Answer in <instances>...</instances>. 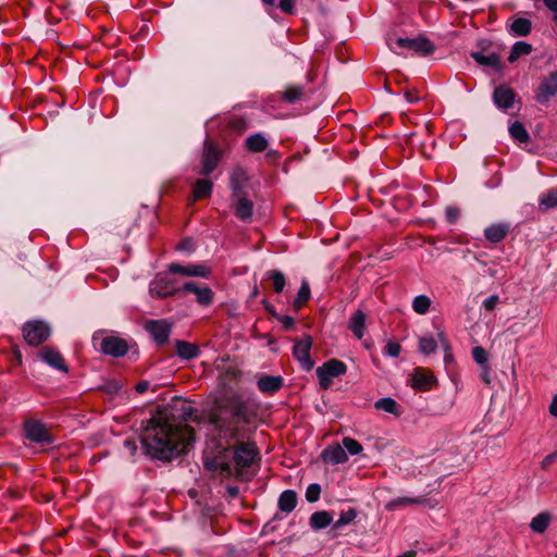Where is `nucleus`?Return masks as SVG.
Instances as JSON below:
<instances>
[{"label":"nucleus","instance_id":"1","mask_svg":"<svg viewBox=\"0 0 557 557\" xmlns=\"http://www.w3.org/2000/svg\"><path fill=\"white\" fill-rule=\"evenodd\" d=\"M255 411L243 400L220 406L209 413L211 432L222 442L213 456L207 455L205 467L222 478L238 475L249 468L258 456L255 443L242 442L246 436L245 425L250 424Z\"/></svg>","mask_w":557,"mask_h":557},{"label":"nucleus","instance_id":"2","mask_svg":"<svg viewBox=\"0 0 557 557\" xmlns=\"http://www.w3.org/2000/svg\"><path fill=\"white\" fill-rule=\"evenodd\" d=\"M197 419V410L185 399L158 408L144 426L141 442L147 454L160 460H172L185 453L195 441L188 421Z\"/></svg>","mask_w":557,"mask_h":557},{"label":"nucleus","instance_id":"3","mask_svg":"<svg viewBox=\"0 0 557 557\" xmlns=\"http://www.w3.org/2000/svg\"><path fill=\"white\" fill-rule=\"evenodd\" d=\"M221 159V149L213 141L207 139L203 143L200 164L194 169V172L200 176H209L216 169Z\"/></svg>","mask_w":557,"mask_h":557},{"label":"nucleus","instance_id":"4","mask_svg":"<svg viewBox=\"0 0 557 557\" xmlns=\"http://www.w3.org/2000/svg\"><path fill=\"white\" fill-rule=\"evenodd\" d=\"M23 432L26 440L41 445H51L53 436L48 426L38 419H26L23 423Z\"/></svg>","mask_w":557,"mask_h":557},{"label":"nucleus","instance_id":"5","mask_svg":"<svg viewBox=\"0 0 557 557\" xmlns=\"http://www.w3.org/2000/svg\"><path fill=\"white\" fill-rule=\"evenodd\" d=\"M181 290L177 281L165 273H159L149 284V293L156 298L171 297Z\"/></svg>","mask_w":557,"mask_h":557},{"label":"nucleus","instance_id":"6","mask_svg":"<svg viewBox=\"0 0 557 557\" xmlns=\"http://www.w3.org/2000/svg\"><path fill=\"white\" fill-rule=\"evenodd\" d=\"M22 331L26 343L34 347L46 342L51 334L50 326L40 320L27 321Z\"/></svg>","mask_w":557,"mask_h":557},{"label":"nucleus","instance_id":"7","mask_svg":"<svg viewBox=\"0 0 557 557\" xmlns=\"http://www.w3.org/2000/svg\"><path fill=\"white\" fill-rule=\"evenodd\" d=\"M347 371L346 364L338 359H331L324 362L315 371L322 389H329L333 383V379Z\"/></svg>","mask_w":557,"mask_h":557},{"label":"nucleus","instance_id":"8","mask_svg":"<svg viewBox=\"0 0 557 557\" xmlns=\"http://www.w3.org/2000/svg\"><path fill=\"white\" fill-rule=\"evenodd\" d=\"M312 347V337L305 335L302 338L295 342L293 347V356L299 362L302 370L309 372L313 369L314 362L310 357Z\"/></svg>","mask_w":557,"mask_h":557},{"label":"nucleus","instance_id":"9","mask_svg":"<svg viewBox=\"0 0 557 557\" xmlns=\"http://www.w3.org/2000/svg\"><path fill=\"white\" fill-rule=\"evenodd\" d=\"M231 206L234 214L243 222H249L253 213V202L247 193H231Z\"/></svg>","mask_w":557,"mask_h":557},{"label":"nucleus","instance_id":"10","mask_svg":"<svg viewBox=\"0 0 557 557\" xmlns=\"http://www.w3.org/2000/svg\"><path fill=\"white\" fill-rule=\"evenodd\" d=\"M168 270L171 274H180L189 277L210 278L212 275V268L206 263H195L188 265L171 263L169 264Z\"/></svg>","mask_w":557,"mask_h":557},{"label":"nucleus","instance_id":"11","mask_svg":"<svg viewBox=\"0 0 557 557\" xmlns=\"http://www.w3.org/2000/svg\"><path fill=\"white\" fill-rule=\"evenodd\" d=\"M182 292L191 293L196 296V301L202 307H208L214 301V292L207 285L196 282H186L182 285Z\"/></svg>","mask_w":557,"mask_h":557},{"label":"nucleus","instance_id":"12","mask_svg":"<svg viewBox=\"0 0 557 557\" xmlns=\"http://www.w3.org/2000/svg\"><path fill=\"white\" fill-rule=\"evenodd\" d=\"M557 94V71L552 72L539 85L535 101L545 104Z\"/></svg>","mask_w":557,"mask_h":557},{"label":"nucleus","instance_id":"13","mask_svg":"<svg viewBox=\"0 0 557 557\" xmlns=\"http://www.w3.org/2000/svg\"><path fill=\"white\" fill-rule=\"evenodd\" d=\"M396 44L400 48L409 49L423 55H429L435 50L434 45L425 37L398 38Z\"/></svg>","mask_w":557,"mask_h":557},{"label":"nucleus","instance_id":"14","mask_svg":"<svg viewBox=\"0 0 557 557\" xmlns=\"http://www.w3.org/2000/svg\"><path fill=\"white\" fill-rule=\"evenodd\" d=\"M145 329L158 345L165 344L171 333V324L165 320H149Z\"/></svg>","mask_w":557,"mask_h":557},{"label":"nucleus","instance_id":"15","mask_svg":"<svg viewBox=\"0 0 557 557\" xmlns=\"http://www.w3.org/2000/svg\"><path fill=\"white\" fill-rule=\"evenodd\" d=\"M100 350L108 356L123 357L128 351V345L121 337L107 336L100 343Z\"/></svg>","mask_w":557,"mask_h":557},{"label":"nucleus","instance_id":"16","mask_svg":"<svg viewBox=\"0 0 557 557\" xmlns=\"http://www.w3.org/2000/svg\"><path fill=\"white\" fill-rule=\"evenodd\" d=\"M411 505H423L432 509L437 506V502L425 496L397 497L386 504V509L392 511Z\"/></svg>","mask_w":557,"mask_h":557},{"label":"nucleus","instance_id":"17","mask_svg":"<svg viewBox=\"0 0 557 557\" xmlns=\"http://www.w3.org/2000/svg\"><path fill=\"white\" fill-rule=\"evenodd\" d=\"M516 92L513 89L506 85H499L495 87L493 92V101L495 106L504 111H507L508 109L512 108L515 101H516Z\"/></svg>","mask_w":557,"mask_h":557},{"label":"nucleus","instance_id":"18","mask_svg":"<svg viewBox=\"0 0 557 557\" xmlns=\"http://www.w3.org/2000/svg\"><path fill=\"white\" fill-rule=\"evenodd\" d=\"M436 384V377L431 371L422 368L414 369L411 376V386L418 391H430Z\"/></svg>","mask_w":557,"mask_h":557},{"label":"nucleus","instance_id":"19","mask_svg":"<svg viewBox=\"0 0 557 557\" xmlns=\"http://www.w3.org/2000/svg\"><path fill=\"white\" fill-rule=\"evenodd\" d=\"M39 357H40V359L44 362L48 363L50 367H52V368H54L57 370H60V371L65 372V373L69 371L64 358L54 348L44 347L39 351Z\"/></svg>","mask_w":557,"mask_h":557},{"label":"nucleus","instance_id":"20","mask_svg":"<svg viewBox=\"0 0 557 557\" xmlns=\"http://www.w3.org/2000/svg\"><path fill=\"white\" fill-rule=\"evenodd\" d=\"M213 182L208 178V176H203L202 178H198L193 184V202L209 198L212 194Z\"/></svg>","mask_w":557,"mask_h":557},{"label":"nucleus","instance_id":"21","mask_svg":"<svg viewBox=\"0 0 557 557\" xmlns=\"http://www.w3.org/2000/svg\"><path fill=\"white\" fill-rule=\"evenodd\" d=\"M509 232H510L509 223H505V222L495 223V224L487 226L484 230V236L488 242H491L493 244H497V243L502 242L503 239H505Z\"/></svg>","mask_w":557,"mask_h":557},{"label":"nucleus","instance_id":"22","mask_svg":"<svg viewBox=\"0 0 557 557\" xmlns=\"http://www.w3.org/2000/svg\"><path fill=\"white\" fill-rule=\"evenodd\" d=\"M257 386L261 393L272 395L282 388L283 377L281 375H262L258 380Z\"/></svg>","mask_w":557,"mask_h":557},{"label":"nucleus","instance_id":"23","mask_svg":"<svg viewBox=\"0 0 557 557\" xmlns=\"http://www.w3.org/2000/svg\"><path fill=\"white\" fill-rule=\"evenodd\" d=\"M248 181L249 176L247 171L242 166L235 168L230 178L231 193H247L246 184Z\"/></svg>","mask_w":557,"mask_h":557},{"label":"nucleus","instance_id":"24","mask_svg":"<svg viewBox=\"0 0 557 557\" xmlns=\"http://www.w3.org/2000/svg\"><path fill=\"white\" fill-rule=\"evenodd\" d=\"M471 58L482 66H488L496 71L502 70L500 57L495 52L485 54L484 52L475 51L471 53Z\"/></svg>","mask_w":557,"mask_h":557},{"label":"nucleus","instance_id":"25","mask_svg":"<svg viewBox=\"0 0 557 557\" xmlns=\"http://www.w3.org/2000/svg\"><path fill=\"white\" fill-rule=\"evenodd\" d=\"M324 461L332 465L344 463L348 460L346 450L341 445L329 446L322 453Z\"/></svg>","mask_w":557,"mask_h":557},{"label":"nucleus","instance_id":"26","mask_svg":"<svg viewBox=\"0 0 557 557\" xmlns=\"http://www.w3.org/2000/svg\"><path fill=\"white\" fill-rule=\"evenodd\" d=\"M348 327L358 339L363 337L366 327V314L362 310H357L352 313Z\"/></svg>","mask_w":557,"mask_h":557},{"label":"nucleus","instance_id":"27","mask_svg":"<svg viewBox=\"0 0 557 557\" xmlns=\"http://www.w3.org/2000/svg\"><path fill=\"white\" fill-rule=\"evenodd\" d=\"M176 354L178 357L185 360H191L200 354V349L197 345L185 341L176 342Z\"/></svg>","mask_w":557,"mask_h":557},{"label":"nucleus","instance_id":"28","mask_svg":"<svg viewBox=\"0 0 557 557\" xmlns=\"http://www.w3.org/2000/svg\"><path fill=\"white\" fill-rule=\"evenodd\" d=\"M557 208V187L550 188L541 194L539 198V210L542 212Z\"/></svg>","mask_w":557,"mask_h":557},{"label":"nucleus","instance_id":"29","mask_svg":"<svg viewBox=\"0 0 557 557\" xmlns=\"http://www.w3.org/2000/svg\"><path fill=\"white\" fill-rule=\"evenodd\" d=\"M278 508L281 511L289 513L297 505V494L293 490L284 491L278 497Z\"/></svg>","mask_w":557,"mask_h":557},{"label":"nucleus","instance_id":"30","mask_svg":"<svg viewBox=\"0 0 557 557\" xmlns=\"http://www.w3.org/2000/svg\"><path fill=\"white\" fill-rule=\"evenodd\" d=\"M269 146L268 139L260 133L249 136L245 141V147L250 152H263Z\"/></svg>","mask_w":557,"mask_h":557},{"label":"nucleus","instance_id":"31","mask_svg":"<svg viewBox=\"0 0 557 557\" xmlns=\"http://www.w3.org/2000/svg\"><path fill=\"white\" fill-rule=\"evenodd\" d=\"M333 521V516L331 512L322 510L315 511L311 515L309 523L311 529L321 530L330 525Z\"/></svg>","mask_w":557,"mask_h":557},{"label":"nucleus","instance_id":"32","mask_svg":"<svg viewBox=\"0 0 557 557\" xmlns=\"http://www.w3.org/2000/svg\"><path fill=\"white\" fill-rule=\"evenodd\" d=\"M532 23L524 17L516 18L509 26V32L515 36L524 37L531 33Z\"/></svg>","mask_w":557,"mask_h":557},{"label":"nucleus","instance_id":"33","mask_svg":"<svg viewBox=\"0 0 557 557\" xmlns=\"http://www.w3.org/2000/svg\"><path fill=\"white\" fill-rule=\"evenodd\" d=\"M552 515L547 511H543L531 520L530 528L533 532L542 534L547 530Z\"/></svg>","mask_w":557,"mask_h":557},{"label":"nucleus","instance_id":"34","mask_svg":"<svg viewBox=\"0 0 557 557\" xmlns=\"http://www.w3.org/2000/svg\"><path fill=\"white\" fill-rule=\"evenodd\" d=\"M374 407L377 410H382L395 416L400 414V406L397 404L396 400H394L391 397L380 398L379 400L375 401Z\"/></svg>","mask_w":557,"mask_h":557},{"label":"nucleus","instance_id":"35","mask_svg":"<svg viewBox=\"0 0 557 557\" xmlns=\"http://www.w3.org/2000/svg\"><path fill=\"white\" fill-rule=\"evenodd\" d=\"M532 52V46L525 41H517L509 53L508 61L516 62L521 55H528Z\"/></svg>","mask_w":557,"mask_h":557},{"label":"nucleus","instance_id":"36","mask_svg":"<svg viewBox=\"0 0 557 557\" xmlns=\"http://www.w3.org/2000/svg\"><path fill=\"white\" fill-rule=\"evenodd\" d=\"M510 136L520 144H525L530 140V136L524 125L521 122H513L509 127Z\"/></svg>","mask_w":557,"mask_h":557},{"label":"nucleus","instance_id":"37","mask_svg":"<svg viewBox=\"0 0 557 557\" xmlns=\"http://www.w3.org/2000/svg\"><path fill=\"white\" fill-rule=\"evenodd\" d=\"M265 277L272 282L273 290L281 294L286 285L284 274L278 270H270L265 273Z\"/></svg>","mask_w":557,"mask_h":557},{"label":"nucleus","instance_id":"38","mask_svg":"<svg viewBox=\"0 0 557 557\" xmlns=\"http://www.w3.org/2000/svg\"><path fill=\"white\" fill-rule=\"evenodd\" d=\"M310 296H311V292H310L309 283H308V281L302 280L300 288L297 293V297L293 304L294 309L295 310L301 309L307 304V301L310 299Z\"/></svg>","mask_w":557,"mask_h":557},{"label":"nucleus","instance_id":"39","mask_svg":"<svg viewBox=\"0 0 557 557\" xmlns=\"http://www.w3.org/2000/svg\"><path fill=\"white\" fill-rule=\"evenodd\" d=\"M304 96V87L300 85H289L282 92V99L288 103H294Z\"/></svg>","mask_w":557,"mask_h":557},{"label":"nucleus","instance_id":"40","mask_svg":"<svg viewBox=\"0 0 557 557\" xmlns=\"http://www.w3.org/2000/svg\"><path fill=\"white\" fill-rule=\"evenodd\" d=\"M431 299L425 295H419L413 298L412 309L418 314H425L431 307Z\"/></svg>","mask_w":557,"mask_h":557},{"label":"nucleus","instance_id":"41","mask_svg":"<svg viewBox=\"0 0 557 557\" xmlns=\"http://www.w3.org/2000/svg\"><path fill=\"white\" fill-rule=\"evenodd\" d=\"M357 517V511L354 508H349L339 515V518L334 522L333 529L339 530L343 527L351 523Z\"/></svg>","mask_w":557,"mask_h":557},{"label":"nucleus","instance_id":"42","mask_svg":"<svg viewBox=\"0 0 557 557\" xmlns=\"http://www.w3.org/2000/svg\"><path fill=\"white\" fill-rule=\"evenodd\" d=\"M437 348V343L432 336L421 337L419 341V350L424 355L433 354Z\"/></svg>","mask_w":557,"mask_h":557},{"label":"nucleus","instance_id":"43","mask_svg":"<svg viewBox=\"0 0 557 557\" xmlns=\"http://www.w3.org/2000/svg\"><path fill=\"white\" fill-rule=\"evenodd\" d=\"M342 443V447L350 455H358L362 451L361 444L352 437H344Z\"/></svg>","mask_w":557,"mask_h":557},{"label":"nucleus","instance_id":"44","mask_svg":"<svg viewBox=\"0 0 557 557\" xmlns=\"http://www.w3.org/2000/svg\"><path fill=\"white\" fill-rule=\"evenodd\" d=\"M472 357L474 359V361L483 367L487 366L486 362H487V359H488V355H487V351L481 347V346H476L472 349Z\"/></svg>","mask_w":557,"mask_h":557},{"label":"nucleus","instance_id":"45","mask_svg":"<svg viewBox=\"0 0 557 557\" xmlns=\"http://www.w3.org/2000/svg\"><path fill=\"white\" fill-rule=\"evenodd\" d=\"M320 494H321V486L317 483H312L306 490V499L309 503H315L319 500Z\"/></svg>","mask_w":557,"mask_h":557},{"label":"nucleus","instance_id":"46","mask_svg":"<svg viewBox=\"0 0 557 557\" xmlns=\"http://www.w3.org/2000/svg\"><path fill=\"white\" fill-rule=\"evenodd\" d=\"M401 351V346L395 341H388L384 347L383 354L389 357H398Z\"/></svg>","mask_w":557,"mask_h":557},{"label":"nucleus","instance_id":"47","mask_svg":"<svg viewBox=\"0 0 557 557\" xmlns=\"http://www.w3.org/2000/svg\"><path fill=\"white\" fill-rule=\"evenodd\" d=\"M273 317L282 324L283 329L288 331L293 329L295 320L290 315L274 313Z\"/></svg>","mask_w":557,"mask_h":557},{"label":"nucleus","instance_id":"48","mask_svg":"<svg viewBox=\"0 0 557 557\" xmlns=\"http://www.w3.org/2000/svg\"><path fill=\"white\" fill-rule=\"evenodd\" d=\"M123 449L125 455L128 457H134L138 449L136 441L134 438H126L123 442Z\"/></svg>","mask_w":557,"mask_h":557},{"label":"nucleus","instance_id":"49","mask_svg":"<svg viewBox=\"0 0 557 557\" xmlns=\"http://www.w3.org/2000/svg\"><path fill=\"white\" fill-rule=\"evenodd\" d=\"M102 389L110 395H114L122 389V384L116 380H111L103 384Z\"/></svg>","mask_w":557,"mask_h":557},{"label":"nucleus","instance_id":"50","mask_svg":"<svg viewBox=\"0 0 557 557\" xmlns=\"http://www.w3.org/2000/svg\"><path fill=\"white\" fill-rule=\"evenodd\" d=\"M445 215H446V220L449 222V223H456L459 215H460V211L458 208L456 207H447L446 208V211H445Z\"/></svg>","mask_w":557,"mask_h":557},{"label":"nucleus","instance_id":"51","mask_svg":"<svg viewBox=\"0 0 557 557\" xmlns=\"http://www.w3.org/2000/svg\"><path fill=\"white\" fill-rule=\"evenodd\" d=\"M440 337H441L442 343H443V345L445 347L444 361H445L446 364L451 363L454 361V356H453V352L450 350V347H449V345H448V343H447V341H446V338H445L443 333H440Z\"/></svg>","mask_w":557,"mask_h":557},{"label":"nucleus","instance_id":"52","mask_svg":"<svg viewBox=\"0 0 557 557\" xmlns=\"http://www.w3.org/2000/svg\"><path fill=\"white\" fill-rule=\"evenodd\" d=\"M296 0H280V9L287 14H293L295 10Z\"/></svg>","mask_w":557,"mask_h":557},{"label":"nucleus","instance_id":"53","mask_svg":"<svg viewBox=\"0 0 557 557\" xmlns=\"http://www.w3.org/2000/svg\"><path fill=\"white\" fill-rule=\"evenodd\" d=\"M498 302H499V297L497 295H492L483 301V307L485 310L492 311L495 309V307Z\"/></svg>","mask_w":557,"mask_h":557},{"label":"nucleus","instance_id":"54","mask_svg":"<svg viewBox=\"0 0 557 557\" xmlns=\"http://www.w3.org/2000/svg\"><path fill=\"white\" fill-rule=\"evenodd\" d=\"M556 458H557V451L547 455L541 461V468L544 469V470L547 469L556 460Z\"/></svg>","mask_w":557,"mask_h":557},{"label":"nucleus","instance_id":"55","mask_svg":"<svg viewBox=\"0 0 557 557\" xmlns=\"http://www.w3.org/2000/svg\"><path fill=\"white\" fill-rule=\"evenodd\" d=\"M404 96L409 103H416L421 99L416 90H406Z\"/></svg>","mask_w":557,"mask_h":557},{"label":"nucleus","instance_id":"56","mask_svg":"<svg viewBox=\"0 0 557 557\" xmlns=\"http://www.w3.org/2000/svg\"><path fill=\"white\" fill-rule=\"evenodd\" d=\"M177 249L178 250H187V251H191L193 250V243L190 239H183L178 246H177Z\"/></svg>","mask_w":557,"mask_h":557},{"label":"nucleus","instance_id":"57","mask_svg":"<svg viewBox=\"0 0 557 557\" xmlns=\"http://www.w3.org/2000/svg\"><path fill=\"white\" fill-rule=\"evenodd\" d=\"M150 384L148 381H140L135 385V391L139 394L145 393L149 388Z\"/></svg>","mask_w":557,"mask_h":557},{"label":"nucleus","instance_id":"58","mask_svg":"<svg viewBox=\"0 0 557 557\" xmlns=\"http://www.w3.org/2000/svg\"><path fill=\"white\" fill-rule=\"evenodd\" d=\"M545 7L557 15V0H543Z\"/></svg>","mask_w":557,"mask_h":557},{"label":"nucleus","instance_id":"59","mask_svg":"<svg viewBox=\"0 0 557 557\" xmlns=\"http://www.w3.org/2000/svg\"><path fill=\"white\" fill-rule=\"evenodd\" d=\"M549 413L554 417H557V394L553 397V400L549 405Z\"/></svg>","mask_w":557,"mask_h":557},{"label":"nucleus","instance_id":"60","mask_svg":"<svg viewBox=\"0 0 557 557\" xmlns=\"http://www.w3.org/2000/svg\"><path fill=\"white\" fill-rule=\"evenodd\" d=\"M265 158L270 159V160H277L280 158V156L275 150H270V151H268Z\"/></svg>","mask_w":557,"mask_h":557},{"label":"nucleus","instance_id":"61","mask_svg":"<svg viewBox=\"0 0 557 557\" xmlns=\"http://www.w3.org/2000/svg\"><path fill=\"white\" fill-rule=\"evenodd\" d=\"M488 371H490L488 367H487V366H485V367H484V372H483V374H482V379H483V381H484L485 383H490Z\"/></svg>","mask_w":557,"mask_h":557},{"label":"nucleus","instance_id":"62","mask_svg":"<svg viewBox=\"0 0 557 557\" xmlns=\"http://www.w3.org/2000/svg\"><path fill=\"white\" fill-rule=\"evenodd\" d=\"M397 557H416V553L413 550H408Z\"/></svg>","mask_w":557,"mask_h":557},{"label":"nucleus","instance_id":"63","mask_svg":"<svg viewBox=\"0 0 557 557\" xmlns=\"http://www.w3.org/2000/svg\"><path fill=\"white\" fill-rule=\"evenodd\" d=\"M265 5H274L275 0H261Z\"/></svg>","mask_w":557,"mask_h":557},{"label":"nucleus","instance_id":"64","mask_svg":"<svg viewBox=\"0 0 557 557\" xmlns=\"http://www.w3.org/2000/svg\"><path fill=\"white\" fill-rule=\"evenodd\" d=\"M257 294H258V289H257V287H255V289L252 292V296L255 297V296H257Z\"/></svg>","mask_w":557,"mask_h":557}]
</instances>
